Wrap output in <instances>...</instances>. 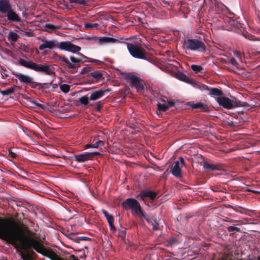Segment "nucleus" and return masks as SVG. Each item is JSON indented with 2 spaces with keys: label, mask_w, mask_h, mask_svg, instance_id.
Returning <instances> with one entry per match:
<instances>
[{
  "label": "nucleus",
  "mask_w": 260,
  "mask_h": 260,
  "mask_svg": "<svg viewBox=\"0 0 260 260\" xmlns=\"http://www.w3.org/2000/svg\"><path fill=\"white\" fill-rule=\"evenodd\" d=\"M119 41L112 37H101L99 39V44L119 43Z\"/></svg>",
  "instance_id": "21"
},
{
  "label": "nucleus",
  "mask_w": 260,
  "mask_h": 260,
  "mask_svg": "<svg viewBox=\"0 0 260 260\" xmlns=\"http://www.w3.org/2000/svg\"><path fill=\"white\" fill-rule=\"evenodd\" d=\"M198 87L200 89L203 90H209L210 87H209L207 85H206L205 84H201L200 83L198 85Z\"/></svg>",
  "instance_id": "43"
},
{
  "label": "nucleus",
  "mask_w": 260,
  "mask_h": 260,
  "mask_svg": "<svg viewBox=\"0 0 260 260\" xmlns=\"http://www.w3.org/2000/svg\"><path fill=\"white\" fill-rule=\"evenodd\" d=\"M121 205L126 210L131 209L132 214L134 215H141L143 213L140 203L135 199L127 198L121 203Z\"/></svg>",
  "instance_id": "8"
},
{
  "label": "nucleus",
  "mask_w": 260,
  "mask_h": 260,
  "mask_svg": "<svg viewBox=\"0 0 260 260\" xmlns=\"http://www.w3.org/2000/svg\"><path fill=\"white\" fill-rule=\"evenodd\" d=\"M167 103L169 105V107H173L175 105V102L173 101H168Z\"/></svg>",
  "instance_id": "52"
},
{
  "label": "nucleus",
  "mask_w": 260,
  "mask_h": 260,
  "mask_svg": "<svg viewBox=\"0 0 260 260\" xmlns=\"http://www.w3.org/2000/svg\"><path fill=\"white\" fill-rule=\"evenodd\" d=\"M61 28L60 25H54L52 24L47 23L44 25V31L51 33L52 30L58 29Z\"/></svg>",
  "instance_id": "24"
},
{
  "label": "nucleus",
  "mask_w": 260,
  "mask_h": 260,
  "mask_svg": "<svg viewBox=\"0 0 260 260\" xmlns=\"http://www.w3.org/2000/svg\"><path fill=\"white\" fill-rule=\"evenodd\" d=\"M177 78L181 81H182L183 82H185L187 83L193 85L195 84L196 81L195 80L189 78L186 75L182 73L179 72L177 74Z\"/></svg>",
  "instance_id": "23"
},
{
  "label": "nucleus",
  "mask_w": 260,
  "mask_h": 260,
  "mask_svg": "<svg viewBox=\"0 0 260 260\" xmlns=\"http://www.w3.org/2000/svg\"><path fill=\"white\" fill-rule=\"evenodd\" d=\"M126 78L131 80L132 86L135 87L138 92L142 93L144 92L143 81L141 79L132 73L127 74Z\"/></svg>",
  "instance_id": "9"
},
{
  "label": "nucleus",
  "mask_w": 260,
  "mask_h": 260,
  "mask_svg": "<svg viewBox=\"0 0 260 260\" xmlns=\"http://www.w3.org/2000/svg\"><path fill=\"white\" fill-rule=\"evenodd\" d=\"M13 75L17 77L21 82L26 84L28 85L31 80H33L32 78L30 76L21 73L13 72Z\"/></svg>",
  "instance_id": "16"
},
{
  "label": "nucleus",
  "mask_w": 260,
  "mask_h": 260,
  "mask_svg": "<svg viewBox=\"0 0 260 260\" xmlns=\"http://www.w3.org/2000/svg\"><path fill=\"white\" fill-rule=\"evenodd\" d=\"M88 154H90V159H92V158L95 156V155H101V153L98 152V151H94V152H88Z\"/></svg>",
  "instance_id": "46"
},
{
  "label": "nucleus",
  "mask_w": 260,
  "mask_h": 260,
  "mask_svg": "<svg viewBox=\"0 0 260 260\" xmlns=\"http://www.w3.org/2000/svg\"><path fill=\"white\" fill-rule=\"evenodd\" d=\"M157 110L161 112H165L169 109V106L166 104L158 103L157 104Z\"/></svg>",
  "instance_id": "28"
},
{
  "label": "nucleus",
  "mask_w": 260,
  "mask_h": 260,
  "mask_svg": "<svg viewBox=\"0 0 260 260\" xmlns=\"http://www.w3.org/2000/svg\"><path fill=\"white\" fill-rule=\"evenodd\" d=\"M99 26V24L98 23H85L84 27L87 29H90L93 27H97Z\"/></svg>",
  "instance_id": "35"
},
{
  "label": "nucleus",
  "mask_w": 260,
  "mask_h": 260,
  "mask_svg": "<svg viewBox=\"0 0 260 260\" xmlns=\"http://www.w3.org/2000/svg\"><path fill=\"white\" fill-rule=\"evenodd\" d=\"M203 167L206 170L214 171L222 170L223 166L220 164L216 165L211 164L207 162L206 160L204 159Z\"/></svg>",
  "instance_id": "13"
},
{
  "label": "nucleus",
  "mask_w": 260,
  "mask_h": 260,
  "mask_svg": "<svg viewBox=\"0 0 260 260\" xmlns=\"http://www.w3.org/2000/svg\"><path fill=\"white\" fill-rule=\"evenodd\" d=\"M12 9L9 0H0V13L6 14Z\"/></svg>",
  "instance_id": "17"
},
{
  "label": "nucleus",
  "mask_w": 260,
  "mask_h": 260,
  "mask_svg": "<svg viewBox=\"0 0 260 260\" xmlns=\"http://www.w3.org/2000/svg\"><path fill=\"white\" fill-rule=\"evenodd\" d=\"M215 101L221 107L226 109H233L236 107H248L249 105L247 102H243L235 98L230 99L226 96L215 98Z\"/></svg>",
  "instance_id": "4"
},
{
  "label": "nucleus",
  "mask_w": 260,
  "mask_h": 260,
  "mask_svg": "<svg viewBox=\"0 0 260 260\" xmlns=\"http://www.w3.org/2000/svg\"><path fill=\"white\" fill-rule=\"evenodd\" d=\"M230 61L231 63L234 66L236 65L238 63L236 60L234 58H231Z\"/></svg>",
  "instance_id": "51"
},
{
  "label": "nucleus",
  "mask_w": 260,
  "mask_h": 260,
  "mask_svg": "<svg viewBox=\"0 0 260 260\" xmlns=\"http://www.w3.org/2000/svg\"><path fill=\"white\" fill-rule=\"evenodd\" d=\"M6 14L8 20L10 22H19L21 20V18L19 16V14L15 12L12 9L9 10Z\"/></svg>",
  "instance_id": "11"
},
{
  "label": "nucleus",
  "mask_w": 260,
  "mask_h": 260,
  "mask_svg": "<svg viewBox=\"0 0 260 260\" xmlns=\"http://www.w3.org/2000/svg\"><path fill=\"white\" fill-rule=\"evenodd\" d=\"M177 241V239L175 238H172L168 241L167 246H171L173 244L175 243Z\"/></svg>",
  "instance_id": "44"
},
{
  "label": "nucleus",
  "mask_w": 260,
  "mask_h": 260,
  "mask_svg": "<svg viewBox=\"0 0 260 260\" xmlns=\"http://www.w3.org/2000/svg\"><path fill=\"white\" fill-rule=\"evenodd\" d=\"M171 172L175 177L180 178L182 176V170L178 160L174 162Z\"/></svg>",
  "instance_id": "12"
},
{
  "label": "nucleus",
  "mask_w": 260,
  "mask_h": 260,
  "mask_svg": "<svg viewBox=\"0 0 260 260\" xmlns=\"http://www.w3.org/2000/svg\"><path fill=\"white\" fill-rule=\"evenodd\" d=\"M87 61L88 62H92V63H95L96 64H99V65L101 64L102 63V61H100L99 60H97V59H92V58H90Z\"/></svg>",
  "instance_id": "48"
},
{
  "label": "nucleus",
  "mask_w": 260,
  "mask_h": 260,
  "mask_svg": "<svg viewBox=\"0 0 260 260\" xmlns=\"http://www.w3.org/2000/svg\"><path fill=\"white\" fill-rule=\"evenodd\" d=\"M8 156L9 157L12 158H16L17 155L14 153V152H13L12 151H11L10 149H9L8 150Z\"/></svg>",
  "instance_id": "45"
},
{
  "label": "nucleus",
  "mask_w": 260,
  "mask_h": 260,
  "mask_svg": "<svg viewBox=\"0 0 260 260\" xmlns=\"http://www.w3.org/2000/svg\"><path fill=\"white\" fill-rule=\"evenodd\" d=\"M118 236L121 238H122L123 240H124L126 237V231L125 230H118Z\"/></svg>",
  "instance_id": "33"
},
{
  "label": "nucleus",
  "mask_w": 260,
  "mask_h": 260,
  "mask_svg": "<svg viewBox=\"0 0 260 260\" xmlns=\"http://www.w3.org/2000/svg\"><path fill=\"white\" fill-rule=\"evenodd\" d=\"M31 88H35L37 86H40L41 87V85H42L41 83L33 81V80H31V82L28 84Z\"/></svg>",
  "instance_id": "36"
},
{
  "label": "nucleus",
  "mask_w": 260,
  "mask_h": 260,
  "mask_svg": "<svg viewBox=\"0 0 260 260\" xmlns=\"http://www.w3.org/2000/svg\"><path fill=\"white\" fill-rule=\"evenodd\" d=\"M104 145V142L103 141L96 140L94 139L92 144H87L84 145V149H88L89 148H98L100 147H102Z\"/></svg>",
  "instance_id": "19"
},
{
  "label": "nucleus",
  "mask_w": 260,
  "mask_h": 260,
  "mask_svg": "<svg viewBox=\"0 0 260 260\" xmlns=\"http://www.w3.org/2000/svg\"><path fill=\"white\" fill-rule=\"evenodd\" d=\"M102 213L107 220L109 224L114 222V218L113 216H112L111 214H109L107 211L103 210H102Z\"/></svg>",
  "instance_id": "25"
},
{
  "label": "nucleus",
  "mask_w": 260,
  "mask_h": 260,
  "mask_svg": "<svg viewBox=\"0 0 260 260\" xmlns=\"http://www.w3.org/2000/svg\"><path fill=\"white\" fill-rule=\"evenodd\" d=\"M42 41L43 42V43L41 44L39 47V49L40 50H43L46 48H48L50 49H52L55 47H57L58 44H55V41L54 40H43Z\"/></svg>",
  "instance_id": "14"
},
{
  "label": "nucleus",
  "mask_w": 260,
  "mask_h": 260,
  "mask_svg": "<svg viewBox=\"0 0 260 260\" xmlns=\"http://www.w3.org/2000/svg\"><path fill=\"white\" fill-rule=\"evenodd\" d=\"M15 91L14 87H11L10 88H8L5 90H1L0 93L3 95H8L9 94H12L14 93Z\"/></svg>",
  "instance_id": "27"
},
{
  "label": "nucleus",
  "mask_w": 260,
  "mask_h": 260,
  "mask_svg": "<svg viewBox=\"0 0 260 260\" xmlns=\"http://www.w3.org/2000/svg\"><path fill=\"white\" fill-rule=\"evenodd\" d=\"M208 91L209 95L214 98L222 97L223 95L222 91L219 88L211 87Z\"/></svg>",
  "instance_id": "22"
},
{
  "label": "nucleus",
  "mask_w": 260,
  "mask_h": 260,
  "mask_svg": "<svg viewBox=\"0 0 260 260\" xmlns=\"http://www.w3.org/2000/svg\"><path fill=\"white\" fill-rule=\"evenodd\" d=\"M51 85L52 82L42 83V85H41V87H40L39 89L40 90L44 88H49Z\"/></svg>",
  "instance_id": "42"
},
{
  "label": "nucleus",
  "mask_w": 260,
  "mask_h": 260,
  "mask_svg": "<svg viewBox=\"0 0 260 260\" xmlns=\"http://www.w3.org/2000/svg\"><path fill=\"white\" fill-rule=\"evenodd\" d=\"M89 71V67H85V68H83L81 70V71L79 74L81 75H83V74H86V73H88Z\"/></svg>",
  "instance_id": "47"
},
{
  "label": "nucleus",
  "mask_w": 260,
  "mask_h": 260,
  "mask_svg": "<svg viewBox=\"0 0 260 260\" xmlns=\"http://www.w3.org/2000/svg\"><path fill=\"white\" fill-rule=\"evenodd\" d=\"M0 239L6 241L17 249L24 250V252L19 251V255L22 260H33L31 255L35 252L32 250H29L31 248L51 260H70L61 257L50 249L46 248L40 241L31 237H25L10 226L7 220L1 218ZM69 258L72 260H79L73 254L71 255Z\"/></svg>",
  "instance_id": "1"
},
{
  "label": "nucleus",
  "mask_w": 260,
  "mask_h": 260,
  "mask_svg": "<svg viewBox=\"0 0 260 260\" xmlns=\"http://www.w3.org/2000/svg\"><path fill=\"white\" fill-rule=\"evenodd\" d=\"M85 39L87 40H94L95 42H98L99 43V38L96 36H86Z\"/></svg>",
  "instance_id": "39"
},
{
  "label": "nucleus",
  "mask_w": 260,
  "mask_h": 260,
  "mask_svg": "<svg viewBox=\"0 0 260 260\" xmlns=\"http://www.w3.org/2000/svg\"><path fill=\"white\" fill-rule=\"evenodd\" d=\"M229 232H232L233 234L235 232H240V229L239 228L235 227L234 226H230L227 229Z\"/></svg>",
  "instance_id": "34"
},
{
  "label": "nucleus",
  "mask_w": 260,
  "mask_h": 260,
  "mask_svg": "<svg viewBox=\"0 0 260 260\" xmlns=\"http://www.w3.org/2000/svg\"><path fill=\"white\" fill-rule=\"evenodd\" d=\"M38 106L39 107H41L42 106V105H41V104H39Z\"/></svg>",
  "instance_id": "55"
},
{
  "label": "nucleus",
  "mask_w": 260,
  "mask_h": 260,
  "mask_svg": "<svg viewBox=\"0 0 260 260\" xmlns=\"http://www.w3.org/2000/svg\"><path fill=\"white\" fill-rule=\"evenodd\" d=\"M8 38L12 41L16 42L18 39V35L15 32L10 31L8 35Z\"/></svg>",
  "instance_id": "29"
},
{
  "label": "nucleus",
  "mask_w": 260,
  "mask_h": 260,
  "mask_svg": "<svg viewBox=\"0 0 260 260\" xmlns=\"http://www.w3.org/2000/svg\"><path fill=\"white\" fill-rule=\"evenodd\" d=\"M111 91L110 89L105 90H99L89 92L86 95L80 98L78 102H80L83 106H93L89 101H94L103 97L106 92Z\"/></svg>",
  "instance_id": "6"
},
{
  "label": "nucleus",
  "mask_w": 260,
  "mask_h": 260,
  "mask_svg": "<svg viewBox=\"0 0 260 260\" xmlns=\"http://www.w3.org/2000/svg\"><path fill=\"white\" fill-rule=\"evenodd\" d=\"M86 238H87L86 237H82V239H82V240H85V239H86Z\"/></svg>",
  "instance_id": "54"
},
{
  "label": "nucleus",
  "mask_w": 260,
  "mask_h": 260,
  "mask_svg": "<svg viewBox=\"0 0 260 260\" xmlns=\"http://www.w3.org/2000/svg\"><path fill=\"white\" fill-rule=\"evenodd\" d=\"M184 47L188 50L203 53L206 51V46L201 40L198 39H188L184 42Z\"/></svg>",
  "instance_id": "7"
},
{
  "label": "nucleus",
  "mask_w": 260,
  "mask_h": 260,
  "mask_svg": "<svg viewBox=\"0 0 260 260\" xmlns=\"http://www.w3.org/2000/svg\"><path fill=\"white\" fill-rule=\"evenodd\" d=\"M18 63L20 65L37 73L48 76L55 75L54 68L51 65L46 63L39 64L32 61H27L22 58H20L19 60Z\"/></svg>",
  "instance_id": "3"
},
{
  "label": "nucleus",
  "mask_w": 260,
  "mask_h": 260,
  "mask_svg": "<svg viewBox=\"0 0 260 260\" xmlns=\"http://www.w3.org/2000/svg\"><path fill=\"white\" fill-rule=\"evenodd\" d=\"M70 3H76L81 5H85V1L84 0H70Z\"/></svg>",
  "instance_id": "41"
},
{
  "label": "nucleus",
  "mask_w": 260,
  "mask_h": 260,
  "mask_svg": "<svg viewBox=\"0 0 260 260\" xmlns=\"http://www.w3.org/2000/svg\"><path fill=\"white\" fill-rule=\"evenodd\" d=\"M104 103L102 101H99L95 104L94 109L96 111L100 112L102 108L103 107Z\"/></svg>",
  "instance_id": "32"
},
{
  "label": "nucleus",
  "mask_w": 260,
  "mask_h": 260,
  "mask_svg": "<svg viewBox=\"0 0 260 260\" xmlns=\"http://www.w3.org/2000/svg\"><path fill=\"white\" fill-rule=\"evenodd\" d=\"M142 216H143L145 219L147 221V222L150 224L152 226L153 230H158L159 228V223L158 222L155 217L152 216V217H148L144 213L141 215Z\"/></svg>",
  "instance_id": "15"
},
{
  "label": "nucleus",
  "mask_w": 260,
  "mask_h": 260,
  "mask_svg": "<svg viewBox=\"0 0 260 260\" xmlns=\"http://www.w3.org/2000/svg\"><path fill=\"white\" fill-rule=\"evenodd\" d=\"M57 48L60 50L67 51L72 53H77L80 51L81 49L80 47L74 45L68 41L60 42L57 45Z\"/></svg>",
  "instance_id": "10"
},
{
  "label": "nucleus",
  "mask_w": 260,
  "mask_h": 260,
  "mask_svg": "<svg viewBox=\"0 0 260 260\" xmlns=\"http://www.w3.org/2000/svg\"><path fill=\"white\" fill-rule=\"evenodd\" d=\"M60 89L62 92L68 93L70 90V86L67 84H63L60 86Z\"/></svg>",
  "instance_id": "31"
},
{
  "label": "nucleus",
  "mask_w": 260,
  "mask_h": 260,
  "mask_svg": "<svg viewBox=\"0 0 260 260\" xmlns=\"http://www.w3.org/2000/svg\"><path fill=\"white\" fill-rule=\"evenodd\" d=\"M179 159L180 160V164L182 165H183V166L185 165V160H184V159L182 156L179 157Z\"/></svg>",
  "instance_id": "50"
},
{
  "label": "nucleus",
  "mask_w": 260,
  "mask_h": 260,
  "mask_svg": "<svg viewBox=\"0 0 260 260\" xmlns=\"http://www.w3.org/2000/svg\"><path fill=\"white\" fill-rule=\"evenodd\" d=\"M189 106L193 109H200L202 106V103H193L189 105Z\"/></svg>",
  "instance_id": "40"
},
{
  "label": "nucleus",
  "mask_w": 260,
  "mask_h": 260,
  "mask_svg": "<svg viewBox=\"0 0 260 260\" xmlns=\"http://www.w3.org/2000/svg\"><path fill=\"white\" fill-rule=\"evenodd\" d=\"M190 68L196 73L200 72L203 70V68L202 66L196 64H192Z\"/></svg>",
  "instance_id": "30"
},
{
  "label": "nucleus",
  "mask_w": 260,
  "mask_h": 260,
  "mask_svg": "<svg viewBox=\"0 0 260 260\" xmlns=\"http://www.w3.org/2000/svg\"><path fill=\"white\" fill-rule=\"evenodd\" d=\"M90 155L88 152L75 155V160L78 162H85L90 159Z\"/></svg>",
  "instance_id": "20"
},
{
  "label": "nucleus",
  "mask_w": 260,
  "mask_h": 260,
  "mask_svg": "<svg viewBox=\"0 0 260 260\" xmlns=\"http://www.w3.org/2000/svg\"><path fill=\"white\" fill-rule=\"evenodd\" d=\"M145 46L146 48L147 49V50L149 51H150L152 49L151 47H149V46L148 45H145Z\"/></svg>",
  "instance_id": "53"
},
{
  "label": "nucleus",
  "mask_w": 260,
  "mask_h": 260,
  "mask_svg": "<svg viewBox=\"0 0 260 260\" xmlns=\"http://www.w3.org/2000/svg\"><path fill=\"white\" fill-rule=\"evenodd\" d=\"M200 109L203 112H207L210 111V109L208 106L203 103H202V106H201Z\"/></svg>",
  "instance_id": "38"
},
{
  "label": "nucleus",
  "mask_w": 260,
  "mask_h": 260,
  "mask_svg": "<svg viewBox=\"0 0 260 260\" xmlns=\"http://www.w3.org/2000/svg\"><path fill=\"white\" fill-rule=\"evenodd\" d=\"M58 59L61 61L60 64L64 68H67L69 72L72 74H75L77 72L78 69L80 67V63L86 61L87 57L79 53L77 56H71L70 60L63 55H57Z\"/></svg>",
  "instance_id": "2"
},
{
  "label": "nucleus",
  "mask_w": 260,
  "mask_h": 260,
  "mask_svg": "<svg viewBox=\"0 0 260 260\" xmlns=\"http://www.w3.org/2000/svg\"><path fill=\"white\" fill-rule=\"evenodd\" d=\"M156 195V192L153 191H143L141 192L139 194L141 199L143 201H145L146 197H149L151 200H154Z\"/></svg>",
  "instance_id": "18"
},
{
  "label": "nucleus",
  "mask_w": 260,
  "mask_h": 260,
  "mask_svg": "<svg viewBox=\"0 0 260 260\" xmlns=\"http://www.w3.org/2000/svg\"><path fill=\"white\" fill-rule=\"evenodd\" d=\"M90 76L92 77L93 78L96 79V80H100L103 77L102 73L98 71H94L93 72L91 73Z\"/></svg>",
  "instance_id": "26"
},
{
  "label": "nucleus",
  "mask_w": 260,
  "mask_h": 260,
  "mask_svg": "<svg viewBox=\"0 0 260 260\" xmlns=\"http://www.w3.org/2000/svg\"><path fill=\"white\" fill-rule=\"evenodd\" d=\"M109 224L110 230L111 231H115L116 228L114 226V222L110 223Z\"/></svg>",
  "instance_id": "49"
},
{
  "label": "nucleus",
  "mask_w": 260,
  "mask_h": 260,
  "mask_svg": "<svg viewBox=\"0 0 260 260\" xmlns=\"http://www.w3.org/2000/svg\"><path fill=\"white\" fill-rule=\"evenodd\" d=\"M126 46L130 54L133 57L152 62V59L149 56V53L140 46L129 43H126Z\"/></svg>",
  "instance_id": "5"
},
{
  "label": "nucleus",
  "mask_w": 260,
  "mask_h": 260,
  "mask_svg": "<svg viewBox=\"0 0 260 260\" xmlns=\"http://www.w3.org/2000/svg\"><path fill=\"white\" fill-rule=\"evenodd\" d=\"M230 23L231 26H233L236 28H239L240 27H241V24L235 20H233L230 21Z\"/></svg>",
  "instance_id": "37"
}]
</instances>
